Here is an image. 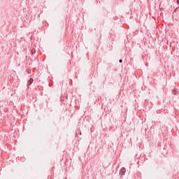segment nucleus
Instances as JSON below:
<instances>
[{
  "instance_id": "7ed1b4c3",
  "label": "nucleus",
  "mask_w": 179,
  "mask_h": 179,
  "mask_svg": "<svg viewBox=\"0 0 179 179\" xmlns=\"http://www.w3.org/2000/svg\"><path fill=\"white\" fill-rule=\"evenodd\" d=\"M119 62H120V63L122 62V59H120V60L119 61Z\"/></svg>"
},
{
  "instance_id": "f03ea898",
  "label": "nucleus",
  "mask_w": 179,
  "mask_h": 179,
  "mask_svg": "<svg viewBox=\"0 0 179 179\" xmlns=\"http://www.w3.org/2000/svg\"><path fill=\"white\" fill-rule=\"evenodd\" d=\"M177 3L178 5H179V0H177Z\"/></svg>"
},
{
  "instance_id": "f257e3e1",
  "label": "nucleus",
  "mask_w": 179,
  "mask_h": 179,
  "mask_svg": "<svg viewBox=\"0 0 179 179\" xmlns=\"http://www.w3.org/2000/svg\"><path fill=\"white\" fill-rule=\"evenodd\" d=\"M31 83H33V78H31L27 83V86L29 87V86H30V85H31Z\"/></svg>"
}]
</instances>
